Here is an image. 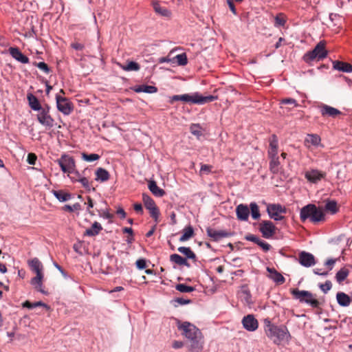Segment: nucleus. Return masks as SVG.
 <instances>
[{
  "instance_id": "obj_45",
  "label": "nucleus",
  "mask_w": 352,
  "mask_h": 352,
  "mask_svg": "<svg viewBox=\"0 0 352 352\" xmlns=\"http://www.w3.org/2000/svg\"><path fill=\"white\" fill-rule=\"evenodd\" d=\"M190 131L191 133L197 137H199L203 135L201 127L198 124H192L190 127Z\"/></svg>"
},
{
  "instance_id": "obj_46",
  "label": "nucleus",
  "mask_w": 352,
  "mask_h": 352,
  "mask_svg": "<svg viewBox=\"0 0 352 352\" xmlns=\"http://www.w3.org/2000/svg\"><path fill=\"white\" fill-rule=\"evenodd\" d=\"M175 59H176V61L179 65L184 66L188 63L187 56L185 53L177 55L175 57Z\"/></svg>"
},
{
  "instance_id": "obj_19",
  "label": "nucleus",
  "mask_w": 352,
  "mask_h": 352,
  "mask_svg": "<svg viewBox=\"0 0 352 352\" xmlns=\"http://www.w3.org/2000/svg\"><path fill=\"white\" fill-rule=\"evenodd\" d=\"M321 142L320 137L317 134H308L304 141L306 147L310 148L311 146H318Z\"/></svg>"
},
{
  "instance_id": "obj_2",
  "label": "nucleus",
  "mask_w": 352,
  "mask_h": 352,
  "mask_svg": "<svg viewBox=\"0 0 352 352\" xmlns=\"http://www.w3.org/2000/svg\"><path fill=\"white\" fill-rule=\"evenodd\" d=\"M265 331L267 336L272 340L274 344L278 345L282 342H288L291 338V335L286 326L275 325L269 320H265Z\"/></svg>"
},
{
  "instance_id": "obj_25",
  "label": "nucleus",
  "mask_w": 352,
  "mask_h": 352,
  "mask_svg": "<svg viewBox=\"0 0 352 352\" xmlns=\"http://www.w3.org/2000/svg\"><path fill=\"white\" fill-rule=\"evenodd\" d=\"M148 187L150 191L156 197H162L165 195V191L158 187L155 181H150Z\"/></svg>"
},
{
  "instance_id": "obj_41",
  "label": "nucleus",
  "mask_w": 352,
  "mask_h": 352,
  "mask_svg": "<svg viewBox=\"0 0 352 352\" xmlns=\"http://www.w3.org/2000/svg\"><path fill=\"white\" fill-rule=\"evenodd\" d=\"M324 208L327 211L330 212L331 214H335L338 210L337 202L333 200L328 201L325 204Z\"/></svg>"
},
{
  "instance_id": "obj_47",
  "label": "nucleus",
  "mask_w": 352,
  "mask_h": 352,
  "mask_svg": "<svg viewBox=\"0 0 352 352\" xmlns=\"http://www.w3.org/2000/svg\"><path fill=\"white\" fill-rule=\"evenodd\" d=\"M63 210L65 211H67L69 212H72L74 211H78L81 210V206L79 203H76L73 206L70 205H65L63 207Z\"/></svg>"
},
{
  "instance_id": "obj_42",
  "label": "nucleus",
  "mask_w": 352,
  "mask_h": 352,
  "mask_svg": "<svg viewBox=\"0 0 352 352\" xmlns=\"http://www.w3.org/2000/svg\"><path fill=\"white\" fill-rule=\"evenodd\" d=\"M286 23V19L283 13L278 14L274 18V26L276 28L283 27Z\"/></svg>"
},
{
  "instance_id": "obj_5",
  "label": "nucleus",
  "mask_w": 352,
  "mask_h": 352,
  "mask_svg": "<svg viewBox=\"0 0 352 352\" xmlns=\"http://www.w3.org/2000/svg\"><path fill=\"white\" fill-rule=\"evenodd\" d=\"M325 46L326 41H320L311 51L307 52L303 56V60L308 63L314 60L318 61L323 60L328 54V52L326 50Z\"/></svg>"
},
{
  "instance_id": "obj_21",
  "label": "nucleus",
  "mask_w": 352,
  "mask_h": 352,
  "mask_svg": "<svg viewBox=\"0 0 352 352\" xmlns=\"http://www.w3.org/2000/svg\"><path fill=\"white\" fill-rule=\"evenodd\" d=\"M267 271L270 273L269 277L277 284H283L285 281L284 276L276 271L274 268L267 267Z\"/></svg>"
},
{
  "instance_id": "obj_40",
  "label": "nucleus",
  "mask_w": 352,
  "mask_h": 352,
  "mask_svg": "<svg viewBox=\"0 0 352 352\" xmlns=\"http://www.w3.org/2000/svg\"><path fill=\"white\" fill-rule=\"evenodd\" d=\"M121 67L124 71H138L140 69V65L134 61H129Z\"/></svg>"
},
{
  "instance_id": "obj_55",
  "label": "nucleus",
  "mask_w": 352,
  "mask_h": 352,
  "mask_svg": "<svg viewBox=\"0 0 352 352\" xmlns=\"http://www.w3.org/2000/svg\"><path fill=\"white\" fill-rule=\"evenodd\" d=\"M78 181L81 183V184L82 185V186L84 188H85L87 190H90V187H91L90 184L87 177H80L79 179H78Z\"/></svg>"
},
{
  "instance_id": "obj_22",
  "label": "nucleus",
  "mask_w": 352,
  "mask_h": 352,
  "mask_svg": "<svg viewBox=\"0 0 352 352\" xmlns=\"http://www.w3.org/2000/svg\"><path fill=\"white\" fill-rule=\"evenodd\" d=\"M28 265L31 270L36 274H43V266L37 258L28 261Z\"/></svg>"
},
{
  "instance_id": "obj_43",
  "label": "nucleus",
  "mask_w": 352,
  "mask_h": 352,
  "mask_svg": "<svg viewBox=\"0 0 352 352\" xmlns=\"http://www.w3.org/2000/svg\"><path fill=\"white\" fill-rule=\"evenodd\" d=\"M81 157H82V159L86 162L96 161V160H98L100 157V156L98 154H96V153L87 154L86 153H82Z\"/></svg>"
},
{
  "instance_id": "obj_23",
  "label": "nucleus",
  "mask_w": 352,
  "mask_h": 352,
  "mask_svg": "<svg viewBox=\"0 0 352 352\" xmlns=\"http://www.w3.org/2000/svg\"><path fill=\"white\" fill-rule=\"evenodd\" d=\"M102 230V227L97 221H95L90 228H88L85 230L84 235L89 236H95L98 235L100 232Z\"/></svg>"
},
{
  "instance_id": "obj_50",
  "label": "nucleus",
  "mask_w": 352,
  "mask_h": 352,
  "mask_svg": "<svg viewBox=\"0 0 352 352\" xmlns=\"http://www.w3.org/2000/svg\"><path fill=\"white\" fill-rule=\"evenodd\" d=\"M269 148H278V138L274 134H273L270 139Z\"/></svg>"
},
{
  "instance_id": "obj_36",
  "label": "nucleus",
  "mask_w": 352,
  "mask_h": 352,
  "mask_svg": "<svg viewBox=\"0 0 352 352\" xmlns=\"http://www.w3.org/2000/svg\"><path fill=\"white\" fill-rule=\"evenodd\" d=\"M178 251L186 256V258L192 259L194 261L196 260L195 254L191 250L190 248L188 247H179L178 248Z\"/></svg>"
},
{
  "instance_id": "obj_58",
  "label": "nucleus",
  "mask_w": 352,
  "mask_h": 352,
  "mask_svg": "<svg viewBox=\"0 0 352 352\" xmlns=\"http://www.w3.org/2000/svg\"><path fill=\"white\" fill-rule=\"evenodd\" d=\"M267 154L270 159L278 157V148H269Z\"/></svg>"
},
{
  "instance_id": "obj_28",
  "label": "nucleus",
  "mask_w": 352,
  "mask_h": 352,
  "mask_svg": "<svg viewBox=\"0 0 352 352\" xmlns=\"http://www.w3.org/2000/svg\"><path fill=\"white\" fill-rule=\"evenodd\" d=\"M52 192L56 197V198L61 202L68 201L72 198V195L70 193L67 192L63 190H53Z\"/></svg>"
},
{
  "instance_id": "obj_35",
  "label": "nucleus",
  "mask_w": 352,
  "mask_h": 352,
  "mask_svg": "<svg viewBox=\"0 0 352 352\" xmlns=\"http://www.w3.org/2000/svg\"><path fill=\"white\" fill-rule=\"evenodd\" d=\"M249 208L252 219L254 220L259 219L261 217V213L257 204L255 202H251Z\"/></svg>"
},
{
  "instance_id": "obj_4",
  "label": "nucleus",
  "mask_w": 352,
  "mask_h": 352,
  "mask_svg": "<svg viewBox=\"0 0 352 352\" xmlns=\"http://www.w3.org/2000/svg\"><path fill=\"white\" fill-rule=\"evenodd\" d=\"M217 99V96L212 95L203 96L199 93L195 92L192 94L175 95L171 98L170 102L181 100L190 104H204L214 101Z\"/></svg>"
},
{
  "instance_id": "obj_60",
  "label": "nucleus",
  "mask_w": 352,
  "mask_h": 352,
  "mask_svg": "<svg viewBox=\"0 0 352 352\" xmlns=\"http://www.w3.org/2000/svg\"><path fill=\"white\" fill-rule=\"evenodd\" d=\"M71 46L72 48L78 51H81L85 47V45L79 42H74L71 44Z\"/></svg>"
},
{
  "instance_id": "obj_38",
  "label": "nucleus",
  "mask_w": 352,
  "mask_h": 352,
  "mask_svg": "<svg viewBox=\"0 0 352 352\" xmlns=\"http://www.w3.org/2000/svg\"><path fill=\"white\" fill-rule=\"evenodd\" d=\"M142 201L147 210H149L150 208L156 206V204L153 199L146 193L142 194Z\"/></svg>"
},
{
  "instance_id": "obj_20",
  "label": "nucleus",
  "mask_w": 352,
  "mask_h": 352,
  "mask_svg": "<svg viewBox=\"0 0 352 352\" xmlns=\"http://www.w3.org/2000/svg\"><path fill=\"white\" fill-rule=\"evenodd\" d=\"M333 68L340 72L346 73L352 72V65L340 60H335L333 62Z\"/></svg>"
},
{
  "instance_id": "obj_57",
  "label": "nucleus",
  "mask_w": 352,
  "mask_h": 352,
  "mask_svg": "<svg viewBox=\"0 0 352 352\" xmlns=\"http://www.w3.org/2000/svg\"><path fill=\"white\" fill-rule=\"evenodd\" d=\"M245 239L247 241L254 242V243L257 244L260 240V239L254 234H248L245 236Z\"/></svg>"
},
{
  "instance_id": "obj_61",
  "label": "nucleus",
  "mask_w": 352,
  "mask_h": 352,
  "mask_svg": "<svg viewBox=\"0 0 352 352\" xmlns=\"http://www.w3.org/2000/svg\"><path fill=\"white\" fill-rule=\"evenodd\" d=\"M175 302H177L178 304L181 305H187L191 302V300L189 299H184L183 298H177L175 300Z\"/></svg>"
},
{
  "instance_id": "obj_30",
  "label": "nucleus",
  "mask_w": 352,
  "mask_h": 352,
  "mask_svg": "<svg viewBox=\"0 0 352 352\" xmlns=\"http://www.w3.org/2000/svg\"><path fill=\"white\" fill-rule=\"evenodd\" d=\"M170 261L175 264H177L180 266H187L189 267L190 265L188 262L187 261V259L185 258H183L180 255L177 254H173L170 256Z\"/></svg>"
},
{
  "instance_id": "obj_16",
  "label": "nucleus",
  "mask_w": 352,
  "mask_h": 352,
  "mask_svg": "<svg viewBox=\"0 0 352 352\" xmlns=\"http://www.w3.org/2000/svg\"><path fill=\"white\" fill-rule=\"evenodd\" d=\"M299 263L307 267H311L315 265V258L313 254L306 252H302L298 256Z\"/></svg>"
},
{
  "instance_id": "obj_17",
  "label": "nucleus",
  "mask_w": 352,
  "mask_h": 352,
  "mask_svg": "<svg viewBox=\"0 0 352 352\" xmlns=\"http://www.w3.org/2000/svg\"><path fill=\"white\" fill-rule=\"evenodd\" d=\"M325 176L326 173L324 172L316 169H312L305 173L306 179L312 183L318 182L322 179L324 178Z\"/></svg>"
},
{
  "instance_id": "obj_15",
  "label": "nucleus",
  "mask_w": 352,
  "mask_h": 352,
  "mask_svg": "<svg viewBox=\"0 0 352 352\" xmlns=\"http://www.w3.org/2000/svg\"><path fill=\"white\" fill-rule=\"evenodd\" d=\"M235 211L239 221H246L248 220L250 211L248 205L240 204L236 207Z\"/></svg>"
},
{
  "instance_id": "obj_39",
  "label": "nucleus",
  "mask_w": 352,
  "mask_h": 352,
  "mask_svg": "<svg viewBox=\"0 0 352 352\" xmlns=\"http://www.w3.org/2000/svg\"><path fill=\"white\" fill-rule=\"evenodd\" d=\"M22 306H23V307H26L28 309H33V308H35L37 307H43L47 309H49V307L46 304L43 303L41 301L31 302L28 300H26L22 304Z\"/></svg>"
},
{
  "instance_id": "obj_9",
  "label": "nucleus",
  "mask_w": 352,
  "mask_h": 352,
  "mask_svg": "<svg viewBox=\"0 0 352 352\" xmlns=\"http://www.w3.org/2000/svg\"><path fill=\"white\" fill-rule=\"evenodd\" d=\"M267 212L271 219L280 221L285 219L282 214L286 213V208L280 204H270L267 206Z\"/></svg>"
},
{
  "instance_id": "obj_14",
  "label": "nucleus",
  "mask_w": 352,
  "mask_h": 352,
  "mask_svg": "<svg viewBox=\"0 0 352 352\" xmlns=\"http://www.w3.org/2000/svg\"><path fill=\"white\" fill-rule=\"evenodd\" d=\"M320 111L322 117L336 118L340 116L343 115V113L338 109L324 104L320 106Z\"/></svg>"
},
{
  "instance_id": "obj_7",
  "label": "nucleus",
  "mask_w": 352,
  "mask_h": 352,
  "mask_svg": "<svg viewBox=\"0 0 352 352\" xmlns=\"http://www.w3.org/2000/svg\"><path fill=\"white\" fill-rule=\"evenodd\" d=\"M50 107L45 104L43 108L38 110L36 114L38 122L47 129H51L55 125V120L50 113Z\"/></svg>"
},
{
  "instance_id": "obj_24",
  "label": "nucleus",
  "mask_w": 352,
  "mask_h": 352,
  "mask_svg": "<svg viewBox=\"0 0 352 352\" xmlns=\"http://www.w3.org/2000/svg\"><path fill=\"white\" fill-rule=\"evenodd\" d=\"M152 5L155 12L160 16L166 17L170 16V11L168 10L166 7L161 6L158 1H153Z\"/></svg>"
},
{
  "instance_id": "obj_27",
  "label": "nucleus",
  "mask_w": 352,
  "mask_h": 352,
  "mask_svg": "<svg viewBox=\"0 0 352 352\" xmlns=\"http://www.w3.org/2000/svg\"><path fill=\"white\" fill-rule=\"evenodd\" d=\"M27 98L29 102L30 107L34 111H38L43 107L41 106L38 98L32 94H28Z\"/></svg>"
},
{
  "instance_id": "obj_51",
  "label": "nucleus",
  "mask_w": 352,
  "mask_h": 352,
  "mask_svg": "<svg viewBox=\"0 0 352 352\" xmlns=\"http://www.w3.org/2000/svg\"><path fill=\"white\" fill-rule=\"evenodd\" d=\"M282 104H289L292 105V107H297L298 104L296 100L293 98H285L283 99L280 102Z\"/></svg>"
},
{
  "instance_id": "obj_53",
  "label": "nucleus",
  "mask_w": 352,
  "mask_h": 352,
  "mask_svg": "<svg viewBox=\"0 0 352 352\" xmlns=\"http://www.w3.org/2000/svg\"><path fill=\"white\" fill-rule=\"evenodd\" d=\"M36 66L38 68H39L41 70L43 71L46 74H49L50 72L48 65L44 62H39L36 63Z\"/></svg>"
},
{
  "instance_id": "obj_64",
  "label": "nucleus",
  "mask_w": 352,
  "mask_h": 352,
  "mask_svg": "<svg viewBox=\"0 0 352 352\" xmlns=\"http://www.w3.org/2000/svg\"><path fill=\"white\" fill-rule=\"evenodd\" d=\"M183 346V342L180 341H174L173 343V347L174 349H180Z\"/></svg>"
},
{
  "instance_id": "obj_26",
  "label": "nucleus",
  "mask_w": 352,
  "mask_h": 352,
  "mask_svg": "<svg viewBox=\"0 0 352 352\" xmlns=\"http://www.w3.org/2000/svg\"><path fill=\"white\" fill-rule=\"evenodd\" d=\"M338 303L342 307H347L351 302V298L344 292H338L336 294Z\"/></svg>"
},
{
  "instance_id": "obj_52",
  "label": "nucleus",
  "mask_w": 352,
  "mask_h": 352,
  "mask_svg": "<svg viewBox=\"0 0 352 352\" xmlns=\"http://www.w3.org/2000/svg\"><path fill=\"white\" fill-rule=\"evenodd\" d=\"M331 287L332 284L330 280H327L324 284H321L320 285V288L324 293H327L328 291H329L331 289Z\"/></svg>"
},
{
  "instance_id": "obj_63",
  "label": "nucleus",
  "mask_w": 352,
  "mask_h": 352,
  "mask_svg": "<svg viewBox=\"0 0 352 352\" xmlns=\"http://www.w3.org/2000/svg\"><path fill=\"white\" fill-rule=\"evenodd\" d=\"M133 208L135 211L138 213L142 214L143 213V208L141 204L136 203L133 205Z\"/></svg>"
},
{
  "instance_id": "obj_12",
  "label": "nucleus",
  "mask_w": 352,
  "mask_h": 352,
  "mask_svg": "<svg viewBox=\"0 0 352 352\" xmlns=\"http://www.w3.org/2000/svg\"><path fill=\"white\" fill-rule=\"evenodd\" d=\"M206 232L209 237L213 241H218L223 238H228L233 236L234 233L227 230H216L211 228H206Z\"/></svg>"
},
{
  "instance_id": "obj_48",
  "label": "nucleus",
  "mask_w": 352,
  "mask_h": 352,
  "mask_svg": "<svg viewBox=\"0 0 352 352\" xmlns=\"http://www.w3.org/2000/svg\"><path fill=\"white\" fill-rule=\"evenodd\" d=\"M148 210H149L151 217L153 219H154V220L156 223H158L160 212V210H159V208H157V206H156L152 208H150Z\"/></svg>"
},
{
  "instance_id": "obj_3",
  "label": "nucleus",
  "mask_w": 352,
  "mask_h": 352,
  "mask_svg": "<svg viewBox=\"0 0 352 352\" xmlns=\"http://www.w3.org/2000/svg\"><path fill=\"white\" fill-rule=\"evenodd\" d=\"M300 218L302 222H305L309 219L311 222L315 224L320 221H324L325 219L322 209L311 204L301 208Z\"/></svg>"
},
{
  "instance_id": "obj_8",
  "label": "nucleus",
  "mask_w": 352,
  "mask_h": 352,
  "mask_svg": "<svg viewBox=\"0 0 352 352\" xmlns=\"http://www.w3.org/2000/svg\"><path fill=\"white\" fill-rule=\"evenodd\" d=\"M57 163L60 166L61 170L68 174L72 173L76 168L74 159L68 155H63L60 159L57 160Z\"/></svg>"
},
{
  "instance_id": "obj_34",
  "label": "nucleus",
  "mask_w": 352,
  "mask_h": 352,
  "mask_svg": "<svg viewBox=\"0 0 352 352\" xmlns=\"http://www.w3.org/2000/svg\"><path fill=\"white\" fill-rule=\"evenodd\" d=\"M135 91L137 93L145 92L148 94H153L157 91V89L154 86L142 85L136 87L135 89Z\"/></svg>"
},
{
  "instance_id": "obj_37",
  "label": "nucleus",
  "mask_w": 352,
  "mask_h": 352,
  "mask_svg": "<svg viewBox=\"0 0 352 352\" xmlns=\"http://www.w3.org/2000/svg\"><path fill=\"white\" fill-rule=\"evenodd\" d=\"M270 170L273 174L278 173L280 170L279 157L271 158L270 162Z\"/></svg>"
},
{
  "instance_id": "obj_11",
  "label": "nucleus",
  "mask_w": 352,
  "mask_h": 352,
  "mask_svg": "<svg viewBox=\"0 0 352 352\" xmlns=\"http://www.w3.org/2000/svg\"><path fill=\"white\" fill-rule=\"evenodd\" d=\"M276 228L270 221H263L259 224V230L265 239H270L276 233Z\"/></svg>"
},
{
  "instance_id": "obj_32",
  "label": "nucleus",
  "mask_w": 352,
  "mask_h": 352,
  "mask_svg": "<svg viewBox=\"0 0 352 352\" xmlns=\"http://www.w3.org/2000/svg\"><path fill=\"white\" fill-rule=\"evenodd\" d=\"M96 180L102 182L109 180L110 177L109 172L102 168H98L96 170Z\"/></svg>"
},
{
  "instance_id": "obj_49",
  "label": "nucleus",
  "mask_w": 352,
  "mask_h": 352,
  "mask_svg": "<svg viewBox=\"0 0 352 352\" xmlns=\"http://www.w3.org/2000/svg\"><path fill=\"white\" fill-rule=\"evenodd\" d=\"M212 166L208 164H201V169L199 171L200 175L202 174H209L212 172Z\"/></svg>"
},
{
  "instance_id": "obj_56",
  "label": "nucleus",
  "mask_w": 352,
  "mask_h": 352,
  "mask_svg": "<svg viewBox=\"0 0 352 352\" xmlns=\"http://www.w3.org/2000/svg\"><path fill=\"white\" fill-rule=\"evenodd\" d=\"M36 160H37V157L34 153H30L28 155L27 162L30 164L34 165Z\"/></svg>"
},
{
  "instance_id": "obj_62",
  "label": "nucleus",
  "mask_w": 352,
  "mask_h": 352,
  "mask_svg": "<svg viewBox=\"0 0 352 352\" xmlns=\"http://www.w3.org/2000/svg\"><path fill=\"white\" fill-rule=\"evenodd\" d=\"M228 5L234 14H236V10L233 0H226Z\"/></svg>"
},
{
  "instance_id": "obj_54",
  "label": "nucleus",
  "mask_w": 352,
  "mask_h": 352,
  "mask_svg": "<svg viewBox=\"0 0 352 352\" xmlns=\"http://www.w3.org/2000/svg\"><path fill=\"white\" fill-rule=\"evenodd\" d=\"M257 245H259L265 252L269 251L271 248V245L269 243L262 241L261 239L259 240Z\"/></svg>"
},
{
  "instance_id": "obj_59",
  "label": "nucleus",
  "mask_w": 352,
  "mask_h": 352,
  "mask_svg": "<svg viewBox=\"0 0 352 352\" xmlns=\"http://www.w3.org/2000/svg\"><path fill=\"white\" fill-rule=\"evenodd\" d=\"M135 264H136L137 267L140 270L145 269L146 267V261L142 258L138 259L136 261Z\"/></svg>"
},
{
  "instance_id": "obj_44",
  "label": "nucleus",
  "mask_w": 352,
  "mask_h": 352,
  "mask_svg": "<svg viewBox=\"0 0 352 352\" xmlns=\"http://www.w3.org/2000/svg\"><path fill=\"white\" fill-rule=\"evenodd\" d=\"M175 288L177 291L182 293H190L195 290V287L186 285L185 284H177L175 286Z\"/></svg>"
},
{
  "instance_id": "obj_1",
  "label": "nucleus",
  "mask_w": 352,
  "mask_h": 352,
  "mask_svg": "<svg viewBox=\"0 0 352 352\" xmlns=\"http://www.w3.org/2000/svg\"><path fill=\"white\" fill-rule=\"evenodd\" d=\"M178 328L189 342V350L192 352H199L203 349V336L201 332L190 322H178Z\"/></svg>"
},
{
  "instance_id": "obj_10",
  "label": "nucleus",
  "mask_w": 352,
  "mask_h": 352,
  "mask_svg": "<svg viewBox=\"0 0 352 352\" xmlns=\"http://www.w3.org/2000/svg\"><path fill=\"white\" fill-rule=\"evenodd\" d=\"M56 100L58 110L64 115L68 116L73 111L74 104L68 98L56 95Z\"/></svg>"
},
{
  "instance_id": "obj_18",
  "label": "nucleus",
  "mask_w": 352,
  "mask_h": 352,
  "mask_svg": "<svg viewBox=\"0 0 352 352\" xmlns=\"http://www.w3.org/2000/svg\"><path fill=\"white\" fill-rule=\"evenodd\" d=\"M9 52L10 55L19 62L22 63H28L29 58L25 56L18 47H10Z\"/></svg>"
},
{
  "instance_id": "obj_6",
  "label": "nucleus",
  "mask_w": 352,
  "mask_h": 352,
  "mask_svg": "<svg viewBox=\"0 0 352 352\" xmlns=\"http://www.w3.org/2000/svg\"><path fill=\"white\" fill-rule=\"evenodd\" d=\"M291 293L300 302H306L314 308H318L320 305V302L316 298V295L310 292L293 289Z\"/></svg>"
},
{
  "instance_id": "obj_13",
  "label": "nucleus",
  "mask_w": 352,
  "mask_h": 352,
  "mask_svg": "<svg viewBox=\"0 0 352 352\" xmlns=\"http://www.w3.org/2000/svg\"><path fill=\"white\" fill-rule=\"evenodd\" d=\"M241 323L243 328L248 331H254L258 327V322L252 314H248L244 316L242 319Z\"/></svg>"
},
{
  "instance_id": "obj_31",
  "label": "nucleus",
  "mask_w": 352,
  "mask_h": 352,
  "mask_svg": "<svg viewBox=\"0 0 352 352\" xmlns=\"http://www.w3.org/2000/svg\"><path fill=\"white\" fill-rule=\"evenodd\" d=\"M194 236V230L191 226L185 227L183 229V234L179 238L180 242H184L189 240Z\"/></svg>"
},
{
  "instance_id": "obj_29",
  "label": "nucleus",
  "mask_w": 352,
  "mask_h": 352,
  "mask_svg": "<svg viewBox=\"0 0 352 352\" xmlns=\"http://www.w3.org/2000/svg\"><path fill=\"white\" fill-rule=\"evenodd\" d=\"M43 274H36V276L32 278L31 284L35 286L36 290L45 294V292L42 289Z\"/></svg>"
},
{
  "instance_id": "obj_33",
  "label": "nucleus",
  "mask_w": 352,
  "mask_h": 352,
  "mask_svg": "<svg viewBox=\"0 0 352 352\" xmlns=\"http://www.w3.org/2000/svg\"><path fill=\"white\" fill-rule=\"evenodd\" d=\"M349 270L344 267L341 268L336 274V279L338 283H342L349 276Z\"/></svg>"
}]
</instances>
